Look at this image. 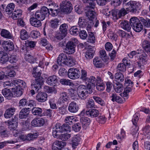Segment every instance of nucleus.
Here are the masks:
<instances>
[{"label":"nucleus","mask_w":150,"mask_h":150,"mask_svg":"<svg viewBox=\"0 0 150 150\" xmlns=\"http://www.w3.org/2000/svg\"><path fill=\"white\" fill-rule=\"evenodd\" d=\"M87 73L86 71L83 69L81 71V76L80 79L86 83L87 80H89V78L87 77Z\"/></svg>","instance_id":"obj_51"},{"label":"nucleus","mask_w":150,"mask_h":150,"mask_svg":"<svg viewBox=\"0 0 150 150\" xmlns=\"http://www.w3.org/2000/svg\"><path fill=\"white\" fill-rule=\"evenodd\" d=\"M15 7V4L13 3H10L7 6L6 9V11L7 13L10 14L13 12Z\"/></svg>","instance_id":"obj_37"},{"label":"nucleus","mask_w":150,"mask_h":150,"mask_svg":"<svg viewBox=\"0 0 150 150\" xmlns=\"http://www.w3.org/2000/svg\"><path fill=\"white\" fill-rule=\"evenodd\" d=\"M47 95L46 93L39 92L36 96V100L39 102H44L47 99Z\"/></svg>","instance_id":"obj_17"},{"label":"nucleus","mask_w":150,"mask_h":150,"mask_svg":"<svg viewBox=\"0 0 150 150\" xmlns=\"http://www.w3.org/2000/svg\"><path fill=\"white\" fill-rule=\"evenodd\" d=\"M59 137L57 139H61L62 141H66L69 139L71 137V134L67 133L59 134Z\"/></svg>","instance_id":"obj_46"},{"label":"nucleus","mask_w":150,"mask_h":150,"mask_svg":"<svg viewBox=\"0 0 150 150\" xmlns=\"http://www.w3.org/2000/svg\"><path fill=\"white\" fill-rule=\"evenodd\" d=\"M32 75L36 79L43 78L41 76V73L39 71L37 70V67H34L33 68L32 71Z\"/></svg>","instance_id":"obj_32"},{"label":"nucleus","mask_w":150,"mask_h":150,"mask_svg":"<svg viewBox=\"0 0 150 150\" xmlns=\"http://www.w3.org/2000/svg\"><path fill=\"white\" fill-rule=\"evenodd\" d=\"M86 105V108H95L94 102L93 100L91 99L88 100Z\"/></svg>","instance_id":"obj_62"},{"label":"nucleus","mask_w":150,"mask_h":150,"mask_svg":"<svg viewBox=\"0 0 150 150\" xmlns=\"http://www.w3.org/2000/svg\"><path fill=\"white\" fill-rule=\"evenodd\" d=\"M113 86L115 91L117 93H120L123 90V86L122 83H114Z\"/></svg>","instance_id":"obj_31"},{"label":"nucleus","mask_w":150,"mask_h":150,"mask_svg":"<svg viewBox=\"0 0 150 150\" xmlns=\"http://www.w3.org/2000/svg\"><path fill=\"white\" fill-rule=\"evenodd\" d=\"M42 109L39 107H34L32 110V113L35 115L42 116Z\"/></svg>","instance_id":"obj_36"},{"label":"nucleus","mask_w":150,"mask_h":150,"mask_svg":"<svg viewBox=\"0 0 150 150\" xmlns=\"http://www.w3.org/2000/svg\"><path fill=\"white\" fill-rule=\"evenodd\" d=\"M50 14L48 9L45 6L42 7L39 10L37 11L35 13V17L41 21L44 20L47 15Z\"/></svg>","instance_id":"obj_5"},{"label":"nucleus","mask_w":150,"mask_h":150,"mask_svg":"<svg viewBox=\"0 0 150 150\" xmlns=\"http://www.w3.org/2000/svg\"><path fill=\"white\" fill-rule=\"evenodd\" d=\"M119 23L121 27L125 30L129 32L131 29V25L127 21H120Z\"/></svg>","instance_id":"obj_19"},{"label":"nucleus","mask_w":150,"mask_h":150,"mask_svg":"<svg viewBox=\"0 0 150 150\" xmlns=\"http://www.w3.org/2000/svg\"><path fill=\"white\" fill-rule=\"evenodd\" d=\"M63 131L70 132L71 131V127L68 124L64 123L62 125Z\"/></svg>","instance_id":"obj_61"},{"label":"nucleus","mask_w":150,"mask_h":150,"mask_svg":"<svg viewBox=\"0 0 150 150\" xmlns=\"http://www.w3.org/2000/svg\"><path fill=\"white\" fill-rule=\"evenodd\" d=\"M13 82L15 85H17L16 86V87H19L22 89H23L25 87V82L22 80L16 79L14 80Z\"/></svg>","instance_id":"obj_26"},{"label":"nucleus","mask_w":150,"mask_h":150,"mask_svg":"<svg viewBox=\"0 0 150 150\" xmlns=\"http://www.w3.org/2000/svg\"><path fill=\"white\" fill-rule=\"evenodd\" d=\"M59 20L57 18L52 20L50 21V27L53 29H55L59 25Z\"/></svg>","instance_id":"obj_45"},{"label":"nucleus","mask_w":150,"mask_h":150,"mask_svg":"<svg viewBox=\"0 0 150 150\" xmlns=\"http://www.w3.org/2000/svg\"><path fill=\"white\" fill-rule=\"evenodd\" d=\"M16 109L14 108H10L7 109L4 115V117L6 118H9L14 115Z\"/></svg>","instance_id":"obj_22"},{"label":"nucleus","mask_w":150,"mask_h":150,"mask_svg":"<svg viewBox=\"0 0 150 150\" xmlns=\"http://www.w3.org/2000/svg\"><path fill=\"white\" fill-rule=\"evenodd\" d=\"M94 53V50H89L87 51L85 54V57L87 59H91L93 57Z\"/></svg>","instance_id":"obj_52"},{"label":"nucleus","mask_w":150,"mask_h":150,"mask_svg":"<svg viewBox=\"0 0 150 150\" xmlns=\"http://www.w3.org/2000/svg\"><path fill=\"white\" fill-rule=\"evenodd\" d=\"M110 97L111 98V100L113 102L115 101L120 103H121L122 102L121 98L116 93H112Z\"/></svg>","instance_id":"obj_39"},{"label":"nucleus","mask_w":150,"mask_h":150,"mask_svg":"<svg viewBox=\"0 0 150 150\" xmlns=\"http://www.w3.org/2000/svg\"><path fill=\"white\" fill-rule=\"evenodd\" d=\"M117 71L120 72H125L126 70V67L125 65L122 63L119 64L117 67Z\"/></svg>","instance_id":"obj_56"},{"label":"nucleus","mask_w":150,"mask_h":150,"mask_svg":"<svg viewBox=\"0 0 150 150\" xmlns=\"http://www.w3.org/2000/svg\"><path fill=\"white\" fill-rule=\"evenodd\" d=\"M141 45L146 52H150V41L146 39L142 40Z\"/></svg>","instance_id":"obj_20"},{"label":"nucleus","mask_w":150,"mask_h":150,"mask_svg":"<svg viewBox=\"0 0 150 150\" xmlns=\"http://www.w3.org/2000/svg\"><path fill=\"white\" fill-rule=\"evenodd\" d=\"M17 142L16 139H15L13 140H10L3 142H0V149L3 148L6 145V144H13Z\"/></svg>","instance_id":"obj_47"},{"label":"nucleus","mask_w":150,"mask_h":150,"mask_svg":"<svg viewBox=\"0 0 150 150\" xmlns=\"http://www.w3.org/2000/svg\"><path fill=\"white\" fill-rule=\"evenodd\" d=\"M93 63L95 66L97 68H101L103 65L102 60L98 58H96L93 59Z\"/></svg>","instance_id":"obj_35"},{"label":"nucleus","mask_w":150,"mask_h":150,"mask_svg":"<svg viewBox=\"0 0 150 150\" xmlns=\"http://www.w3.org/2000/svg\"><path fill=\"white\" fill-rule=\"evenodd\" d=\"M60 82L62 84L66 85L72 86L74 85L73 82L69 80H67L65 79H61L60 81Z\"/></svg>","instance_id":"obj_54"},{"label":"nucleus","mask_w":150,"mask_h":150,"mask_svg":"<svg viewBox=\"0 0 150 150\" xmlns=\"http://www.w3.org/2000/svg\"><path fill=\"white\" fill-rule=\"evenodd\" d=\"M93 92V89L89 86L83 85H79L78 87L77 92L79 97L81 99L85 100Z\"/></svg>","instance_id":"obj_1"},{"label":"nucleus","mask_w":150,"mask_h":150,"mask_svg":"<svg viewBox=\"0 0 150 150\" xmlns=\"http://www.w3.org/2000/svg\"><path fill=\"white\" fill-rule=\"evenodd\" d=\"M68 99L67 93L66 92H62L60 94V97L58 100L57 103L60 105H64V103L68 100Z\"/></svg>","instance_id":"obj_10"},{"label":"nucleus","mask_w":150,"mask_h":150,"mask_svg":"<svg viewBox=\"0 0 150 150\" xmlns=\"http://www.w3.org/2000/svg\"><path fill=\"white\" fill-rule=\"evenodd\" d=\"M2 45L4 49L7 52L11 51L14 48L13 43L10 41H5L3 42Z\"/></svg>","instance_id":"obj_11"},{"label":"nucleus","mask_w":150,"mask_h":150,"mask_svg":"<svg viewBox=\"0 0 150 150\" xmlns=\"http://www.w3.org/2000/svg\"><path fill=\"white\" fill-rule=\"evenodd\" d=\"M126 9L132 13H138L141 8L142 5L139 2L130 1L125 4Z\"/></svg>","instance_id":"obj_2"},{"label":"nucleus","mask_w":150,"mask_h":150,"mask_svg":"<svg viewBox=\"0 0 150 150\" xmlns=\"http://www.w3.org/2000/svg\"><path fill=\"white\" fill-rule=\"evenodd\" d=\"M96 79L95 77L93 76H91L89 78V80H87L86 83L87 86L91 87V86H94L95 85L96 82Z\"/></svg>","instance_id":"obj_43"},{"label":"nucleus","mask_w":150,"mask_h":150,"mask_svg":"<svg viewBox=\"0 0 150 150\" xmlns=\"http://www.w3.org/2000/svg\"><path fill=\"white\" fill-rule=\"evenodd\" d=\"M78 24L79 27L83 28L87 25L88 23L86 20L84 19L82 17H80L79 18Z\"/></svg>","instance_id":"obj_44"},{"label":"nucleus","mask_w":150,"mask_h":150,"mask_svg":"<svg viewBox=\"0 0 150 150\" xmlns=\"http://www.w3.org/2000/svg\"><path fill=\"white\" fill-rule=\"evenodd\" d=\"M141 22L144 25L145 28H150V19L146 18L145 19L142 17H140Z\"/></svg>","instance_id":"obj_40"},{"label":"nucleus","mask_w":150,"mask_h":150,"mask_svg":"<svg viewBox=\"0 0 150 150\" xmlns=\"http://www.w3.org/2000/svg\"><path fill=\"white\" fill-rule=\"evenodd\" d=\"M20 38L23 40L28 39L29 37L28 32L25 29L21 30L20 33Z\"/></svg>","instance_id":"obj_27"},{"label":"nucleus","mask_w":150,"mask_h":150,"mask_svg":"<svg viewBox=\"0 0 150 150\" xmlns=\"http://www.w3.org/2000/svg\"><path fill=\"white\" fill-rule=\"evenodd\" d=\"M81 139L78 134L74 135L72 138L71 140V144L73 149H75L78 145L80 144Z\"/></svg>","instance_id":"obj_13"},{"label":"nucleus","mask_w":150,"mask_h":150,"mask_svg":"<svg viewBox=\"0 0 150 150\" xmlns=\"http://www.w3.org/2000/svg\"><path fill=\"white\" fill-rule=\"evenodd\" d=\"M79 108L78 104L75 102L73 101L69 104L68 110L70 112L75 113L78 111Z\"/></svg>","instance_id":"obj_15"},{"label":"nucleus","mask_w":150,"mask_h":150,"mask_svg":"<svg viewBox=\"0 0 150 150\" xmlns=\"http://www.w3.org/2000/svg\"><path fill=\"white\" fill-rule=\"evenodd\" d=\"M70 31V33L71 34L74 35H76L79 34L80 29H79V27L76 26H74L72 27Z\"/></svg>","instance_id":"obj_41"},{"label":"nucleus","mask_w":150,"mask_h":150,"mask_svg":"<svg viewBox=\"0 0 150 150\" xmlns=\"http://www.w3.org/2000/svg\"><path fill=\"white\" fill-rule=\"evenodd\" d=\"M67 56L64 53H62L60 54L57 59L58 64L62 66L63 64H67Z\"/></svg>","instance_id":"obj_14"},{"label":"nucleus","mask_w":150,"mask_h":150,"mask_svg":"<svg viewBox=\"0 0 150 150\" xmlns=\"http://www.w3.org/2000/svg\"><path fill=\"white\" fill-rule=\"evenodd\" d=\"M8 128L10 130H14L16 129L18 125L17 124L13 123L11 121H8L6 122Z\"/></svg>","instance_id":"obj_38"},{"label":"nucleus","mask_w":150,"mask_h":150,"mask_svg":"<svg viewBox=\"0 0 150 150\" xmlns=\"http://www.w3.org/2000/svg\"><path fill=\"white\" fill-rule=\"evenodd\" d=\"M72 127V130L76 132L79 131L81 128V124L79 123L73 125Z\"/></svg>","instance_id":"obj_58"},{"label":"nucleus","mask_w":150,"mask_h":150,"mask_svg":"<svg viewBox=\"0 0 150 150\" xmlns=\"http://www.w3.org/2000/svg\"><path fill=\"white\" fill-rule=\"evenodd\" d=\"M125 8H123L120 10L118 13L119 18H120L122 16H124L127 14L128 13Z\"/></svg>","instance_id":"obj_64"},{"label":"nucleus","mask_w":150,"mask_h":150,"mask_svg":"<svg viewBox=\"0 0 150 150\" xmlns=\"http://www.w3.org/2000/svg\"><path fill=\"white\" fill-rule=\"evenodd\" d=\"M65 145V143L56 140L52 144V150H60Z\"/></svg>","instance_id":"obj_12"},{"label":"nucleus","mask_w":150,"mask_h":150,"mask_svg":"<svg viewBox=\"0 0 150 150\" xmlns=\"http://www.w3.org/2000/svg\"><path fill=\"white\" fill-rule=\"evenodd\" d=\"M30 22L31 25L35 27L38 28L42 25L41 21L35 17H31L30 19Z\"/></svg>","instance_id":"obj_16"},{"label":"nucleus","mask_w":150,"mask_h":150,"mask_svg":"<svg viewBox=\"0 0 150 150\" xmlns=\"http://www.w3.org/2000/svg\"><path fill=\"white\" fill-rule=\"evenodd\" d=\"M2 93L4 96L7 99H10L13 96V94L11 91L7 88L3 89Z\"/></svg>","instance_id":"obj_28"},{"label":"nucleus","mask_w":150,"mask_h":150,"mask_svg":"<svg viewBox=\"0 0 150 150\" xmlns=\"http://www.w3.org/2000/svg\"><path fill=\"white\" fill-rule=\"evenodd\" d=\"M29 108H24L21 110L19 114V117L21 119L25 118L27 117L28 115V111Z\"/></svg>","instance_id":"obj_29"},{"label":"nucleus","mask_w":150,"mask_h":150,"mask_svg":"<svg viewBox=\"0 0 150 150\" xmlns=\"http://www.w3.org/2000/svg\"><path fill=\"white\" fill-rule=\"evenodd\" d=\"M9 59V57L8 54L6 53H4L2 55L0 56V62L2 63H5L7 62Z\"/></svg>","instance_id":"obj_50"},{"label":"nucleus","mask_w":150,"mask_h":150,"mask_svg":"<svg viewBox=\"0 0 150 150\" xmlns=\"http://www.w3.org/2000/svg\"><path fill=\"white\" fill-rule=\"evenodd\" d=\"M86 1H87V3L89 4V5H88L87 6V8H89V9L90 8L91 9H93L95 7L96 0H86Z\"/></svg>","instance_id":"obj_55"},{"label":"nucleus","mask_w":150,"mask_h":150,"mask_svg":"<svg viewBox=\"0 0 150 150\" xmlns=\"http://www.w3.org/2000/svg\"><path fill=\"white\" fill-rule=\"evenodd\" d=\"M117 33L121 37L127 39L131 37V36L129 33H126L122 30H119L117 32Z\"/></svg>","instance_id":"obj_34"},{"label":"nucleus","mask_w":150,"mask_h":150,"mask_svg":"<svg viewBox=\"0 0 150 150\" xmlns=\"http://www.w3.org/2000/svg\"><path fill=\"white\" fill-rule=\"evenodd\" d=\"M70 95L72 99L74 100H76L77 97V91H76V90L74 89L71 88L70 90Z\"/></svg>","instance_id":"obj_57"},{"label":"nucleus","mask_w":150,"mask_h":150,"mask_svg":"<svg viewBox=\"0 0 150 150\" xmlns=\"http://www.w3.org/2000/svg\"><path fill=\"white\" fill-rule=\"evenodd\" d=\"M86 8L88 10L86 12V16L90 20L93 21L95 18L96 14V12L92 10L94 9V8L91 9L90 8L89 9V8H87V6H86Z\"/></svg>","instance_id":"obj_21"},{"label":"nucleus","mask_w":150,"mask_h":150,"mask_svg":"<svg viewBox=\"0 0 150 150\" xmlns=\"http://www.w3.org/2000/svg\"><path fill=\"white\" fill-rule=\"evenodd\" d=\"M93 98L95 100L96 102L100 104L101 105H105V103L104 101L100 97L96 96H93Z\"/></svg>","instance_id":"obj_53"},{"label":"nucleus","mask_w":150,"mask_h":150,"mask_svg":"<svg viewBox=\"0 0 150 150\" xmlns=\"http://www.w3.org/2000/svg\"><path fill=\"white\" fill-rule=\"evenodd\" d=\"M79 36L81 38L83 39H86L87 36L88 35L86 32L85 30H80L79 33Z\"/></svg>","instance_id":"obj_63"},{"label":"nucleus","mask_w":150,"mask_h":150,"mask_svg":"<svg viewBox=\"0 0 150 150\" xmlns=\"http://www.w3.org/2000/svg\"><path fill=\"white\" fill-rule=\"evenodd\" d=\"M72 9V7H69L65 5L64 6H61V11L65 14L69 13L71 12Z\"/></svg>","instance_id":"obj_48"},{"label":"nucleus","mask_w":150,"mask_h":150,"mask_svg":"<svg viewBox=\"0 0 150 150\" xmlns=\"http://www.w3.org/2000/svg\"><path fill=\"white\" fill-rule=\"evenodd\" d=\"M43 81V78L32 79L31 82L32 89H35V92H38L41 89Z\"/></svg>","instance_id":"obj_6"},{"label":"nucleus","mask_w":150,"mask_h":150,"mask_svg":"<svg viewBox=\"0 0 150 150\" xmlns=\"http://www.w3.org/2000/svg\"><path fill=\"white\" fill-rule=\"evenodd\" d=\"M116 81H117V82H122L123 81L125 80V77L123 74L120 72L116 73L114 76Z\"/></svg>","instance_id":"obj_30"},{"label":"nucleus","mask_w":150,"mask_h":150,"mask_svg":"<svg viewBox=\"0 0 150 150\" xmlns=\"http://www.w3.org/2000/svg\"><path fill=\"white\" fill-rule=\"evenodd\" d=\"M86 115L92 117H97L99 115L98 111L96 109H91L86 111Z\"/></svg>","instance_id":"obj_23"},{"label":"nucleus","mask_w":150,"mask_h":150,"mask_svg":"<svg viewBox=\"0 0 150 150\" xmlns=\"http://www.w3.org/2000/svg\"><path fill=\"white\" fill-rule=\"evenodd\" d=\"M68 26L67 24L64 23L61 25L60 26L59 32L66 35L68 30Z\"/></svg>","instance_id":"obj_33"},{"label":"nucleus","mask_w":150,"mask_h":150,"mask_svg":"<svg viewBox=\"0 0 150 150\" xmlns=\"http://www.w3.org/2000/svg\"><path fill=\"white\" fill-rule=\"evenodd\" d=\"M63 132L62 125L59 123H56L52 129V136L55 138H57L59 137V134Z\"/></svg>","instance_id":"obj_9"},{"label":"nucleus","mask_w":150,"mask_h":150,"mask_svg":"<svg viewBox=\"0 0 150 150\" xmlns=\"http://www.w3.org/2000/svg\"><path fill=\"white\" fill-rule=\"evenodd\" d=\"M57 77L55 75H53L49 77L47 80V83L50 86H54L58 82Z\"/></svg>","instance_id":"obj_18"},{"label":"nucleus","mask_w":150,"mask_h":150,"mask_svg":"<svg viewBox=\"0 0 150 150\" xmlns=\"http://www.w3.org/2000/svg\"><path fill=\"white\" fill-rule=\"evenodd\" d=\"M77 41V40L75 38H73L70 40L66 44L64 52L69 54L74 53L75 52L76 43Z\"/></svg>","instance_id":"obj_3"},{"label":"nucleus","mask_w":150,"mask_h":150,"mask_svg":"<svg viewBox=\"0 0 150 150\" xmlns=\"http://www.w3.org/2000/svg\"><path fill=\"white\" fill-rule=\"evenodd\" d=\"M67 75L70 79H75L79 77L80 72L77 68H71L67 72Z\"/></svg>","instance_id":"obj_7"},{"label":"nucleus","mask_w":150,"mask_h":150,"mask_svg":"<svg viewBox=\"0 0 150 150\" xmlns=\"http://www.w3.org/2000/svg\"><path fill=\"white\" fill-rule=\"evenodd\" d=\"M140 18L133 17L130 20L129 23L133 30L136 32H139L142 29L143 26L141 23Z\"/></svg>","instance_id":"obj_4"},{"label":"nucleus","mask_w":150,"mask_h":150,"mask_svg":"<svg viewBox=\"0 0 150 150\" xmlns=\"http://www.w3.org/2000/svg\"><path fill=\"white\" fill-rule=\"evenodd\" d=\"M40 33L37 30H32L30 33L31 37L33 38L36 39L40 35Z\"/></svg>","instance_id":"obj_59"},{"label":"nucleus","mask_w":150,"mask_h":150,"mask_svg":"<svg viewBox=\"0 0 150 150\" xmlns=\"http://www.w3.org/2000/svg\"><path fill=\"white\" fill-rule=\"evenodd\" d=\"M1 36L4 38L12 39L13 38V37L12 34L8 30L2 29L0 33Z\"/></svg>","instance_id":"obj_24"},{"label":"nucleus","mask_w":150,"mask_h":150,"mask_svg":"<svg viewBox=\"0 0 150 150\" xmlns=\"http://www.w3.org/2000/svg\"><path fill=\"white\" fill-rule=\"evenodd\" d=\"M125 84L126 87L125 88L123 96L124 97H127L128 96V93L131 91L133 85V82L129 79L125 78Z\"/></svg>","instance_id":"obj_8"},{"label":"nucleus","mask_w":150,"mask_h":150,"mask_svg":"<svg viewBox=\"0 0 150 150\" xmlns=\"http://www.w3.org/2000/svg\"><path fill=\"white\" fill-rule=\"evenodd\" d=\"M38 136V134L37 132L29 133L27 135V140L33 141L37 138Z\"/></svg>","instance_id":"obj_42"},{"label":"nucleus","mask_w":150,"mask_h":150,"mask_svg":"<svg viewBox=\"0 0 150 150\" xmlns=\"http://www.w3.org/2000/svg\"><path fill=\"white\" fill-rule=\"evenodd\" d=\"M50 10L51 12V15L53 16H57L60 12V9L59 8L56 9L54 8H50Z\"/></svg>","instance_id":"obj_60"},{"label":"nucleus","mask_w":150,"mask_h":150,"mask_svg":"<svg viewBox=\"0 0 150 150\" xmlns=\"http://www.w3.org/2000/svg\"><path fill=\"white\" fill-rule=\"evenodd\" d=\"M87 41L91 43H95L96 42V37L93 33L91 32L89 33Z\"/></svg>","instance_id":"obj_49"},{"label":"nucleus","mask_w":150,"mask_h":150,"mask_svg":"<svg viewBox=\"0 0 150 150\" xmlns=\"http://www.w3.org/2000/svg\"><path fill=\"white\" fill-rule=\"evenodd\" d=\"M80 121L81 122L82 127L84 129H86L90 123V120L86 117H81L80 119Z\"/></svg>","instance_id":"obj_25"}]
</instances>
